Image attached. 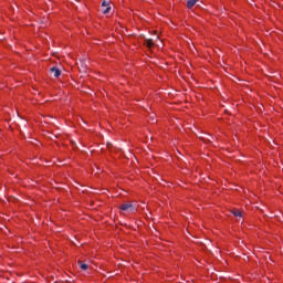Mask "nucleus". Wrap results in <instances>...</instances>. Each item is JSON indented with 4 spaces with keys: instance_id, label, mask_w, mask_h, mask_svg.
Returning a JSON list of instances; mask_svg holds the SVG:
<instances>
[{
    "instance_id": "obj_1",
    "label": "nucleus",
    "mask_w": 283,
    "mask_h": 283,
    "mask_svg": "<svg viewBox=\"0 0 283 283\" xmlns=\"http://www.w3.org/2000/svg\"><path fill=\"white\" fill-rule=\"evenodd\" d=\"M119 209L122 211H135L136 210V207L132 203H123Z\"/></svg>"
},
{
    "instance_id": "obj_3",
    "label": "nucleus",
    "mask_w": 283,
    "mask_h": 283,
    "mask_svg": "<svg viewBox=\"0 0 283 283\" xmlns=\"http://www.w3.org/2000/svg\"><path fill=\"white\" fill-rule=\"evenodd\" d=\"M196 3H198V0H188L187 1V8L191 9L192 7L196 6Z\"/></svg>"
},
{
    "instance_id": "obj_4",
    "label": "nucleus",
    "mask_w": 283,
    "mask_h": 283,
    "mask_svg": "<svg viewBox=\"0 0 283 283\" xmlns=\"http://www.w3.org/2000/svg\"><path fill=\"white\" fill-rule=\"evenodd\" d=\"M231 213L235 218H242V211H240V210H232Z\"/></svg>"
},
{
    "instance_id": "obj_7",
    "label": "nucleus",
    "mask_w": 283,
    "mask_h": 283,
    "mask_svg": "<svg viewBox=\"0 0 283 283\" xmlns=\"http://www.w3.org/2000/svg\"><path fill=\"white\" fill-rule=\"evenodd\" d=\"M112 10V7H106V9H104L103 14H109V11Z\"/></svg>"
},
{
    "instance_id": "obj_6",
    "label": "nucleus",
    "mask_w": 283,
    "mask_h": 283,
    "mask_svg": "<svg viewBox=\"0 0 283 283\" xmlns=\"http://www.w3.org/2000/svg\"><path fill=\"white\" fill-rule=\"evenodd\" d=\"M78 265L82 271H87V269L90 268L86 263H83L82 261H78Z\"/></svg>"
},
{
    "instance_id": "obj_5",
    "label": "nucleus",
    "mask_w": 283,
    "mask_h": 283,
    "mask_svg": "<svg viewBox=\"0 0 283 283\" xmlns=\"http://www.w3.org/2000/svg\"><path fill=\"white\" fill-rule=\"evenodd\" d=\"M145 45H147V48H154V40H151V39H146V40H145Z\"/></svg>"
},
{
    "instance_id": "obj_2",
    "label": "nucleus",
    "mask_w": 283,
    "mask_h": 283,
    "mask_svg": "<svg viewBox=\"0 0 283 283\" xmlns=\"http://www.w3.org/2000/svg\"><path fill=\"white\" fill-rule=\"evenodd\" d=\"M50 73L53 74L55 78H59L61 76V71L56 66L51 67Z\"/></svg>"
},
{
    "instance_id": "obj_8",
    "label": "nucleus",
    "mask_w": 283,
    "mask_h": 283,
    "mask_svg": "<svg viewBox=\"0 0 283 283\" xmlns=\"http://www.w3.org/2000/svg\"><path fill=\"white\" fill-rule=\"evenodd\" d=\"M102 7H103V8H108V7H109V2L103 1V2H102Z\"/></svg>"
}]
</instances>
